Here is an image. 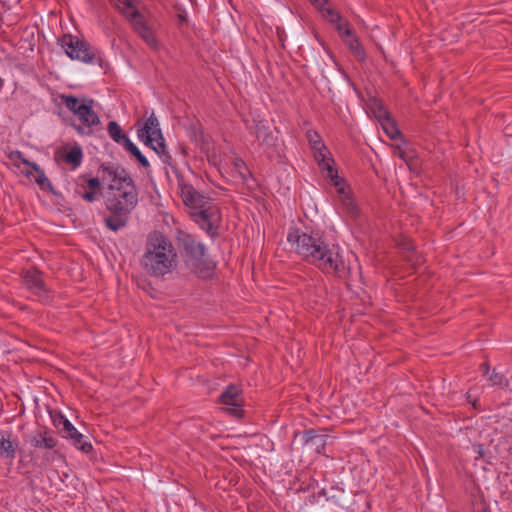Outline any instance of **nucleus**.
<instances>
[{"label":"nucleus","mask_w":512,"mask_h":512,"mask_svg":"<svg viewBox=\"0 0 512 512\" xmlns=\"http://www.w3.org/2000/svg\"><path fill=\"white\" fill-rule=\"evenodd\" d=\"M287 240L296 253L326 274H337L344 269V261L337 244L328 243L319 232H301L291 229Z\"/></svg>","instance_id":"f257e3e1"},{"label":"nucleus","mask_w":512,"mask_h":512,"mask_svg":"<svg viewBox=\"0 0 512 512\" xmlns=\"http://www.w3.org/2000/svg\"><path fill=\"white\" fill-rule=\"evenodd\" d=\"M104 202L110 213L130 214L138 203V191L128 172L115 165L101 166Z\"/></svg>","instance_id":"f03ea898"},{"label":"nucleus","mask_w":512,"mask_h":512,"mask_svg":"<svg viewBox=\"0 0 512 512\" xmlns=\"http://www.w3.org/2000/svg\"><path fill=\"white\" fill-rule=\"evenodd\" d=\"M180 195L189 208L192 219L208 234L216 235L222 222V214L214 200L199 193L189 184L180 185Z\"/></svg>","instance_id":"7ed1b4c3"},{"label":"nucleus","mask_w":512,"mask_h":512,"mask_svg":"<svg viewBox=\"0 0 512 512\" xmlns=\"http://www.w3.org/2000/svg\"><path fill=\"white\" fill-rule=\"evenodd\" d=\"M141 265L151 276H164L177 265L176 250L164 235L152 233L148 236Z\"/></svg>","instance_id":"20e7f679"},{"label":"nucleus","mask_w":512,"mask_h":512,"mask_svg":"<svg viewBox=\"0 0 512 512\" xmlns=\"http://www.w3.org/2000/svg\"><path fill=\"white\" fill-rule=\"evenodd\" d=\"M138 3L139 0H114L116 8L126 17L137 35L150 49L159 51L162 49V44L139 12Z\"/></svg>","instance_id":"39448f33"},{"label":"nucleus","mask_w":512,"mask_h":512,"mask_svg":"<svg viewBox=\"0 0 512 512\" xmlns=\"http://www.w3.org/2000/svg\"><path fill=\"white\" fill-rule=\"evenodd\" d=\"M183 255L189 269L197 277L209 279L215 271V264L205 257V247L193 236L186 235L182 238Z\"/></svg>","instance_id":"423d86ee"},{"label":"nucleus","mask_w":512,"mask_h":512,"mask_svg":"<svg viewBox=\"0 0 512 512\" xmlns=\"http://www.w3.org/2000/svg\"><path fill=\"white\" fill-rule=\"evenodd\" d=\"M59 43L61 48L70 59L77 60L86 64L95 62L100 67H103V59L101 55L92 53L89 50V45L87 42L80 40L73 35L65 34L60 38Z\"/></svg>","instance_id":"0eeeda50"},{"label":"nucleus","mask_w":512,"mask_h":512,"mask_svg":"<svg viewBox=\"0 0 512 512\" xmlns=\"http://www.w3.org/2000/svg\"><path fill=\"white\" fill-rule=\"evenodd\" d=\"M324 177L329 179L331 184L336 188L341 213L350 220H357L360 217L359 206L355 202L349 187L341 178H339L337 170H335V176L331 175Z\"/></svg>","instance_id":"6e6552de"},{"label":"nucleus","mask_w":512,"mask_h":512,"mask_svg":"<svg viewBox=\"0 0 512 512\" xmlns=\"http://www.w3.org/2000/svg\"><path fill=\"white\" fill-rule=\"evenodd\" d=\"M323 11L325 12V16L330 22L337 23V30L345 44L353 53V55L359 61H364L366 58L364 48L359 42L358 37L354 35L352 31L349 29L347 23L342 22L339 14L336 11L332 10L331 8H325Z\"/></svg>","instance_id":"1a4fd4ad"},{"label":"nucleus","mask_w":512,"mask_h":512,"mask_svg":"<svg viewBox=\"0 0 512 512\" xmlns=\"http://www.w3.org/2000/svg\"><path fill=\"white\" fill-rule=\"evenodd\" d=\"M307 140L314 152V158L317 161L324 176H335L334 160L331 153L321 140L316 131L309 130L306 133Z\"/></svg>","instance_id":"9d476101"},{"label":"nucleus","mask_w":512,"mask_h":512,"mask_svg":"<svg viewBox=\"0 0 512 512\" xmlns=\"http://www.w3.org/2000/svg\"><path fill=\"white\" fill-rule=\"evenodd\" d=\"M65 106L88 128L100 123L97 113L94 111V101L85 98H64Z\"/></svg>","instance_id":"9b49d317"},{"label":"nucleus","mask_w":512,"mask_h":512,"mask_svg":"<svg viewBox=\"0 0 512 512\" xmlns=\"http://www.w3.org/2000/svg\"><path fill=\"white\" fill-rule=\"evenodd\" d=\"M138 137L157 154L165 152L164 138L161 133L158 119L151 114L137 131Z\"/></svg>","instance_id":"f8f14e48"},{"label":"nucleus","mask_w":512,"mask_h":512,"mask_svg":"<svg viewBox=\"0 0 512 512\" xmlns=\"http://www.w3.org/2000/svg\"><path fill=\"white\" fill-rule=\"evenodd\" d=\"M82 147L77 144H65L54 152V159L59 165H66L70 170H76L83 162Z\"/></svg>","instance_id":"ddd939ff"},{"label":"nucleus","mask_w":512,"mask_h":512,"mask_svg":"<svg viewBox=\"0 0 512 512\" xmlns=\"http://www.w3.org/2000/svg\"><path fill=\"white\" fill-rule=\"evenodd\" d=\"M102 186L101 175L99 177L80 175L76 179L75 191L83 200L92 203L99 199Z\"/></svg>","instance_id":"4468645a"},{"label":"nucleus","mask_w":512,"mask_h":512,"mask_svg":"<svg viewBox=\"0 0 512 512\" xmlns=\"http://www.w3.org/2000/svg\"><path fill=\"white\" fill-rule=\"evenodd\" d=\"M55 425L60 428L63 436L70 441L83 452L91 450L92 446L90 443L83 441V435L74 427V425L64 416H59L55 419Z\"/></svg>","instance_id":"2eb2a0df"},{"label":"nucleus","mask_w":512,"mask_h":512,"mask_svg":"<svg viewBox=\"0 0 512 512\" xmlns=\"http://www.w3.org/2000/svg\"><path fill=\"white\" fill-rule=\"evenodd\" d=\"M220 401L226 406V411L235 416L240 417L242 415V398L240 395V389L235 385H230L221 394Z\"/></svg>","instance_id":"dca6fc26"},{"label":"nucleus","mask_w":512,"mask_h":512,"mask_svg":"<svg viewBox=\"0 0 512 512\" xmlns=\"http://www.w3.org/2000/svg\"><path fill=\"white\" fill-rule=\"evenodd\" d=\"M246 123L249 130L255 134L260 143L274 145V137L269 131L270 127L265 120L260 118V116L254 117L251 123L249 120H246Z\"/></svg>","instance_id":"f3484780"},{"label":"nucleus","mask_w":512,"mask_h":512,"mask_svg":"<svg viewBox=\"0 0 512 512\" xmlns=\"http://www.w3.org/2000/svg\"><path fill=\"white\" fill-rule=\"evenodd\" d=\"M18 440L11 431L0 430V457L4 459H14L18 448Z\"/></svg>","instance_id":"a211bd4d"},{"label":"nucleus","mask_w":512,"mask_h":512,"mask_svg":"<svg viewBox=\"0 0 512 512\" xmlns=\"http://www.w3.org/2000/svg\"><path fill=\"white\" fill-rule=\"evenodd\" d=\"M24 283L27 288L40 300L47 298V291L44 287V283L40 277V274L36 270H28L24 274Z\"/></svg>","instance_id":"6ab92c4d"},{"label":"nucleus","mask_w":512,"mask_h":512,"mask_svg":"<svg viewBox=\"0 0 512 512\" xmlns=\"http://www.w3.org/2000/svg\"><path fill=\"white\" fill-rule=\"evenodd\" d=\"M364 105L366 113L370 117H374L378 122L391 116L381 98H365Z\"/></svg>","instance_id":"aec40b11"},{"label":"nucleus","mask_w":512,"mask_h":512,"mask_svg":"<svg viewBox=\"0 0 512 512\" xmlns=\"http://www.w3.org/2000/svg\"><path fill=\"white\" fill-rule=\"evenodd\" d=\"M29 442L32 446L38 448L53 449L57 440L48 431H39L29 438Z\"/></svg>","instance_id":"412c9836"},{"label":"nucleus","mask_w":512,"mask_h":512,"mask_svg":"<svg viewBox=\"0 0 512 512\" xmlns=\"http://www.w3.org/2000/svg\"><path fill=\"white\" fill-rule=\"evenodd\" d=\"M11 163L27 178L32 176V166L35 164L24 158L23 154L19 151H13L9 154Z\"/></svg>","instance_id":"4be33fe9"},{"label":"nucleus","mask_w":512,"mask_h":512,"mask_svg":"<svg viewBox=\"0 0 512 512\" xmlns=\"http://www.w3.org/2000/svg\"><path fill=\"white\" fill-rule=\"evenodd\" d=\"M32 176L29 178L34 180L42 190H52V184L44 171L35 163L32 168Z\"/></svg>","instance_id":"5701e85b"},{"label":"nucleus","mask_w":512,"mask_h":512,"mask_svg":"<svg viewBox=\"0 0 512 512\" xmlns=\"http://www.w3.org/2000/svg\"><path fill=\"white\" fill-rule=\"evenodd\" d=\"M128 215L129 214L111 213L110 216L105 218V224L108 229L118 231L126 225Z\"/></svg>","instance_id":"b1692460"},{"label":"nucleus","mask_w":512,"mask_h":512,"mask_svg":"<svg viewBox=\"0 0 512 512\" xmlns=\"http://www.w3.org/2000/svg\"><path fill=\"white\" fill-rule=\"evenodd\" d=\"M383 131L390 139H396L400 136V131L396 125V122L394 119L389 116L388 118L384 119L383 121L379 122Z\"/></svg>","instance_id":"393cba45"},{"label":"nucleus","mask_w":512,"mask_h":512,"mask_svg":"<svg viewBox=\"0 0 512 512\" xmlns=\"http://www.w3.org/2000/svg\"><path fill=\"white\" fill-rule=\"evenodd\" d=\"M124 147L138 160L141 166L144 168L149 167V161L147 158L141 153L138 147L130 139H125Z\"/></svg>","instance_id":"a878e982"},{"label":"nucleus","mask_w":512,"mask_h":512,"mask_svg":"<svg viewBox=\"0 0 512 512\" xmlns=\"http://www.w3.org/2000/svg\"><path fill=\"white\" fill-rule=\"evenodd\" d=\"M108 133L110 137L117 143L125 144V139H129L125 134L122 133L120 125L114 121L108 124Z\"/></svg>","instance_id":"bb28decb"},{"label":"nucleus","mask_w":512,"mask_h":512,"mask_svg":"<svg viewBox=\"0 0 512 512\" xmlns=\"http://www.w3.org/2000/svg\"><path fill=\"white\" fill-rule=\"evenodd\" d=\"M231 164L241 178L244 179L246 177V175L249 173V171L246 167V164L244 163L243 160H241L239 158H235V159H233Z\"/></svg>","instance_id":"cd10ccee"},{"label":"nucleus","mask_w":512,"mask_h":512,"mask_svg":"<svg viewBox=\"0 0 512 512\" xmlns=\"http://www.w3.org/2000/svg\"><path fill=\"white\" fill-rule=\"evenodd\" d=\"M208 159L216 166H219L220 169H228L229 162L227 159L218 157L215 152L208 153Z\"/></svg>","instance_id":"c85d7f7f"},{"label":"nucleus","mask_w":512,"mask_h":512,"mask_svg":"<svg viewBox=\"0 0 512 512\" xmlns=\"http://www.w3.org/2000/svg\"><path fill=\"white\" fill-rule=\"evenodd\" d=\"M488 380L491 382L492 385H501L504 381V377L501 374L493 371L492 374L489 376Z\"/></svg>","instance_id":"c756f323"},{"label":"nucleus","mask_w":512,"mask_h":512,"mask_svg":"<svg viewBox=\"0 0 512 512\" xmlns=\"http://www.w3.org/2000/svg\"><path fill=\"white\" fill-rule=\"evenodd\" d=\"M394 155L398 156L399 158L403 159L404 161L408 160V157L406 156L404 150H402L400 147H397L395 149Z\"/></svg>","instance_id":"7c9ffc66"},{"label":"nucleus","mask_w":512,"mask_h":512,"mask_svg":"<svg viewBox=\"0 0 512 512\" xmlns=\"http://www.w3.org/2000/svg\"><path fill=\"white\" fill-rule=\"evenodd\" d=\"M312 2H314L315 4H317L318 6H322L324 4V0H311Z\"/></svg>","instance_id":"2f4dec72"},{"label":"nucleus","mask_w":512,"mask_h":512,"mask_svg":"<svg viewBox=\"0 0 512 512\" xmlns=\"http://www.w3.org/2000/svg\"><path fill=\"white\" fill-rule=\"evenodd\" d=\"M481 367H482V370H483V372H484V373H488V371H489V367H488V365H487V364H482V366H481Z\"/></svg>","instance_id":"473e14b6"}]
</instances>
